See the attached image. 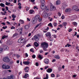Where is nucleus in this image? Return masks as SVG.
Segmentation results:
<instances>
[{"label":"nucleus","instance_id":"1","mask_svg":"<svg viewBox=\"0 0 79 79\" xmlns=\"http://www.w3.org/2000/svg\"><path fill=\"white\" fill-rule=\"evenodd\" d=\"M40 47H42L44 51H47V48L48 47V43L45 42H43L41 43Z\"/></svg>","mask_w":79,"mask_h":79},{"label":"nucleus","instance_id":"2","mask_svg":"<svg viewBox=\"0 0 79 79\" xmlns=\"http://www.w3.org/2000/svg\"><path fill=\"white\" fill-rule=\"evenodd\" d=\"M45 35L46 37H49L48 39L50 41H52L53 40V39L51 37V33H50V32H47Z\"/></svg>","mask_w":79,"mask_h":79},{"label":"nucleus","instance_id":"3","mask_svg":"<svg viewBox=\"0 0 79 79\" xmlns=\"http://www.w3.org/2000/svg\"><path fill=\"white\" fill-rule=\"evenodd\" d=\"M47 10H44L42 14V15L44 18H47L50 16L47 13Z\"/></svg>","mask_w":79,"mask_h":79},{"label":"nucleus","instance_id":"4","mask_svg":"<svg viewBox=\"0 0 79 79\" xmlns=\"http://www.w3.org/2000/svg\"><path fill=\"white\" fill-rule=\"evenodd\" d=\"M41 8L42 10H49V8L48 7V6L46 7H45V4H42L41 5Z\"/></svg>","mask_w":79,"mask_h":79},{"label":"nucleus","instance_id":"5","mask_svg":"<svg viewBox=\"0 0 79 79\" xmlns=\"http://www.w3.org/2000/svg\"><path fill=\"white\" fill-rule=\"evenodd\" d=\"M39 37H40V35L38 34L34 36V39L35 41H39Z\"/></svg>","mask_w":79,"mask_h":79},{"label":"nucleus","instance_id":"6","mask_svg":"<svg viewBox=\"0 0 79 79\" xmlns=\"http://www.w3.org/2000/svg\"><path fill=\"white\" fill-rule=\"evenodd\" d=\"M18 42L19 43H20L21 44H24V43H25V39L20 38L18 40Z\"/></svg>","mask_w":79,"mask_h":79},{"label":"nucleus","instance_id":"7","mask_svg":"<svg viewBox=\"0 0 79 79\" xmlns=\"http://www.w3.org/2000/svg\"><path fill=\"white\" fill-rule=\"evenodd\" d=\"M3 61L5 62H6V63H8L10 61V59L8 58V57H6L3 59Z\"/></svg>","mask_w":79,"mask_h":79},{"label":"nucleus","instance_id":"8","mask_svg":"<svg viewBox=\"0 0 79 79\" xmlns=\"http://www.w3.org/2000/svg\"><path fill=\"white\" fill-rule=\"evenodd\" d=\"M44 63L46 64H48L49 63V59H45L44 60Z\"/></svg>","mask_w":79,"mask_h":79},{"label":"nucleus","instance_id":"9","mask_svg":"<svg viewBox=\"0 0 79 79\" xmlns=\"http://www.w3.org/2000/svg\"><path fill=\"white\" fill-rule=\"evenodd\" d=\"M40 18V15H36L34 18V19H35L36 21H37L38 20H39Z\"/></svg>","mask_w":79,"mask_h":79},{"label":"nucleus","instance_id":"10","mask_svg":"<svg viewBox=\"0 0 79 79\" xmlns=\"http://www.w3.org/2000/svg\"><path fill=\"white\" fill-rule=\"evenodd\" d=\"M23 63L24 64H25V65H29L30 63V62L29 61H23Z\"/></svg>","mask_w":79,"mask_h":79},{"label":"nucleus","instance_id":"11","mask_svg":"<svg viewBox=\"0 0 79 79\" xmlns=\"http://www.w3.org/2000/svg\"><path fill=\"white\" fill-rule=\"evenodd\" d=\"M50 10H56V7L55 6H51L50 7Z\"/></svg>","mask_w":79,"mask_h":79},{"label":"nucleus","instance_id":"12","mask_svg":"<svg viewBox=\"0 0 79 79\" xmlns=\"http://www.w3.org/2000/svg\"><path fill=\"white\" fill-rule=\"evenodd\" d=\"M24 70L25 73H28L29 72V67H27L24 69Z\"/></svg>","mask_w":79,"mask_h":79},{"label":"nucleus","instance_id":"13","mask_svg":"<svg viewBox=\"0 0 79 79\" xmlns=\"http://www.w3.org/2000/svg\"><path fill=\"white\" fill-rule=\"evenodd\" d=\"M37 22V20L35 19H32L31 20V22L32 24H35Z\"/></svg>","mask_w":79,"mask_h":79},{"label":"nucleus","instance_id":"14","mask_svg":"<svg viewBox=\"0 0 79 79\" xmlns=\"http://www.w3.org/2000/svg\"><path fill=\"white\" fill-rule=\"evenodd\" d=\"M78 8L77 6H74L72 10H77Z\"/></svg>","mask_w":79,"mask_h":79},{"label":"nucleus","instance_id":"15","mask_svg":"<svg viewBox=\"0 0 79 79\" xmlns=\"http://www.w3.org/2000/svg\"><path fill=\"white\" fill-rule=\"evenodd\" d=\"M47 72L49 73L52 72V69H48L47 70Z\"/></svg>","mask_w":79,"mask_h":79},{"label":"nucleus","instance_id":"16","mask_svg":"<svg viewBox=\"0 0 79 79\" xmlns=\"http://www.w3.org/2000/svg\"><path fill=\"white\" fill-rule=\"evenodd\" d=\"M49 30V27H47V29H44V30L43 31V32L44 33H46Z\"/></svg>","mask_w":79,"mask_h":79},{"label":"nucleus","instance_id":"17","mask_svg":"<svg viewBox=\"0 0 79 79\" xmlns=\"http://www.w3.org/2000/svg\"><path fill=\"white\" fill-rule=\"evenodd\" d=\"M3 48L5 50H8L9 48L7 46L5 45L3 47Z\"/></svg>","mask_w":79,"mask_h":79},{"label":"nucleus","instance_id":"18","mask_svg":"<svg viewBox=\"0 0 79 79\" xmlns=\"http://www.w3.org/2000/svg\"><path fill=\"white\" fill-rule=\"evenodd\" d=\"M29 13L30 14H34L35 12L34 10H30L29 11Z\"/></svg>","mask_w":79,"mask_h":79},{"label":"nucleus","instance_id":"19","mask_svg":"<svg viewBox=\"0 0 79 79\" xmlns=\"http://www.w3.org/2000/svg\"><path fill=\"white\" fill-rule=\"evenodd\" d=\"M6 44L7 45H10L12 44V42L9 41L6 42Z\"/></svg>","mask_w":79,"mask_h":79},{"label":"nucleus","instance_id":"20","mask_svg":"<svg viewBox=\"0 0 79 79\" xmlns=\"http://www.w3.org/2000/svg\"><path fill=\"white\" fill-rule=\"evenodd\" d=\"M8 35H4L2 36V39H5V38H8Z\"/></svg>","mask_w":79,"mask_h":79},{"label":"nucleus","instance_id":"21","mask_svg":"<svg viewBox=\"0 0 79 79\" xmlns=\"http://www.w3.org/2000/svg\"><path fill=\"white\" fill-rule=\"evenodd\" d=\"M29 76V74L27 73H25V76L23 77V78H26Z\"/></svg>","mask_w":79,"mask_h":79},{"label":"nucleus","instance_id":"22","mask_svg":"<svg viewBox=\"0 0 79 79\" xmlns=\"http://www.w3.org/2000/svg\"><path fill=\"white\" fill-rule=\"evenodd\" d=\"M34 45L36 47H37L39 45V43H37V42H35L34 43Z\"/></svg>","mask_w":79,"mask_h":79},{"label":"nucleus","instance_id":"23","mask_svg":"<svg viewBox=\"0 0 79 79\" xmlns=\"http://www.w3.org/2000/svg\"><path fill=\"white\" fill-rule=\"evenodd\" d=\"M29 27L28 25H26L25 26L24 28L25 30H27L28 29Z\"/></svg>","mask_w":79,"mask_h":79},{"label":"nucleus","instance_id":"24","mask_svg":"<svg viewBox=\"0 0 79 79\" xmlns=\"http://www.w3.org/2000/svg\"><path fill=\"white\" fill-rule=\"evenodd\" d=\"M19 23H20V24H24V21L23 20L20 19L19 20Z\"/></svg>","mask_w":79,"mask_h":79},{"label":"nucleus","instance_id":"25","mask_svg":"<svg viewBox=\"0 0 79 79\" xmlns=\"http://www.w3.org/2000/svg\"><path fill=\"white\" fill-rule=\"evenodd\" d=\"M61 3V2H60V0H58L56 2V5H60Z\"/></svg>","mask_w":79,"mask_h":79},{"label":"nucleus","instance_id":"26","mask_svg":"<svg viewBox=\"0 0 79 79\" xmlns=\"http://www.w3.org/2000/svg\"><path fill=\"white\" fill-rule=\"evenodd\" d=\"M48 26H50V27H53V25L51 23H50L48 24Z\"/></svg>","mask_w":79,"mask_h":79},{"label":"nucleus","instance_id":"27","mask_svg":"<svg viewBox=\"0 0 79 79\" xmlns=\"http://www.w3.org/2000/svg\"><path fill=\"white\" fill-rule=\"evenodd\" d=\"M13 78H14V76L13 75H11L10 77H9V79H13Z\"/></svg>","mask_w":79,"mask_h":79},{"label":"nucleus","instance_id":"28","mask_svg":"<svg viewBox=\"0 0 79 79\" xmlns=\"http://www.w3.org/2000/svg\"><path fill=\"white\" fill-rule=\"evenodd\" d=\"M10 67L9 65H6V68H5V69H10Z\"/></svg>","mask_w":79,"mask_h":79},{"label":"nucleus","instance_id":"29","mask_svg":"<svg viewBox=\"0 0 79 79\" xmlns=\"http://www.w3.org/2000/svg\"><path fill=\"white\" fill-rule=\"evenodd\" d=\"M55 58H56V59H60V56H59V55H56L55 56Z\"/></svg>","mask_w":79,"mask_h":79},{"label":"nucleus","instance_id":"30","mask_svg":"<svg viewBox=\"0 0 79 79\" xmlns=\"http://www.w3.org/2000/svg\"><path fill=\"white\" fill-rule=\"evenodd\" d=\"M18 34L17 33H15L13 35L12 37H15V36H18Z\"/></svg>","mask_w":79,"mask_h":79},{"label":"nucleus","instance_id":"31","mask_svg":"<svg viewBox=\"0 0 79 79\" xmlns=\"http://www.w3.org/2000/svg\"><path fill=\"white\" fill-rule=\"evenodd\" d=\"M0 6L2 7H5V4L3 3H1L0 4Z\"/></svg>","mask_w":79,"mask_h":79},{"label":"nucleus","instance_id":"32","mask_svg":"<svg viewBox=\"0 0 79 79\" xmlns=\"http://www.w3.org/2000/svg\"><path fill=\"white\" fill-rule=\"evenodd\" d=\"M73 24L76 27V26H77V23L76 22H73Z\"/></svg>","mask_w":79,"mask_h":79},{"label":"nucleus","instance_id":"33","mask_svg":"<svg viewBox=\"0 0 79 79\" xmlns=\"http://www.w3.org/2000/svg\"><path fill=\"white\" fill-rule=\"evenodd\" d=\"M41 2L42 4H44L45 3V0H41Z\"/></svg>","mask_w":79,"mask_h":79},{"label":"nucleus","instance_id":"34","mask_svg":"<svg viewBox=\"0 0 79 79\" xmlns=\"http://www.w3.org/2000/svg\"><path fill=\"white\" fill-rule=\"evenodd\" d=\"M66 24H67V23L66 22L63 23H62V25L64 26H66Z\"/></svg>","mask_w":79,"mask_h":79},{"label":"nucleus","instance_id":"35","mask_svg":"<svg viewBox=\"0 0 79 79\" xmlns=\"http://www.w3.org/2000/svg\"><path fill=\"white\" fill-rule=\"evenodd\" d=\"M48 74H46V77L44 78L43 79H47L48 78Z\"/></svg>","mask_w":79,"mask_h":79},{"label":"nucleus","instance_id":"36","mask_svg":"<svg viewBox=\"0 0 79 79\" xmlns=\"http://www.w3.org/2000/svg\"><path fill=\"white\" fill-rule=\"evenodd\" d=\"M38 57L41 60H42V56H41V55H39Z\"/></svg>","mask_w":79,"mask_h":79},{"label":"nucleus","instance_id":"37","mask_svg":"<svg viewBox=\"0 0 79 79\" xmlns=\"http://www.w3.org/2000/svg\"><path fill=\"white\" fill-rule=\"evenodd\" d=\"M54 26V27H55L56 26H57V23H54L53 24Z\"/></svg>","mask_w":79,"mask_h":79},{"label":"nucleus","instance_id":"38","mask_svg":"<svg viewBox=\"0 0 79 79\" xmlns=\"http://www.w3.org/2000/svg\"><path fill=\"white\" fill-rule=\"evenodd\" d=\"M12 17L13 18H16V16L15 15H12Z\"/></svg>","mask_w":79,"mask_h":79},{"label":"nucleus","instance_id":"39","mask_svg":"<svg viewBox=\"0 0 79 79\" xmlns=\"http://www.w3.org/2000/svg\"><path fill=\"white\" fill-rule=\"evenodd\" d=\"M2 68L3 69H5V68H6V65L4 64H3L2 65Z\"/></svg>","mask_w":79,"mask_h":79},{"label":"nucleus","instance_id":"40","mask_svg":"<svg viewBox=\"0 0 79 79\" xmlns=\"http://www.w3.org/2000/svg\"><path fill=\"white\" fill-rule=\"evenodd\" d=\"M65 12L67 13H69L70 12H71L70 10H65Z\"/></svg>","mask_w":79,"mask_h":79},{"label":"nucleus","instance_id":"41","mask_svg":"<svg viewBox=\"0 0 79 79\" xmlns=\"http://www.w3.org/2000/svg\"><path fill=\"white\" fill-rule=\"evenodd\" d=\"M10 4H11V3L10 2L8 3L7 2H6L5 3V4L6 5H10Z\"/></svg>","mask_w":79,"mask_h":79},{"label":"nucleus","instance_id":"42","mask_svg":"<svg viewBox=\"0 0 79 79\" xmlns=\"http://www.w3.org/2000/svg\"><path fill=\"white\" fill-rule=\"evenodd\" d=\"M3 49L2 48H0V52H3Z\"/></svg>","mask_w":79,"mask_h":79},{"label":"nucleus","instance_id":"43","mask_svg":"<svg viewBox=\"0 0 79 79\" xmlns=\"http://www.w3.org/2000/svg\"><path fill=\"white\" fill-rule=\"evenodd\" d=\"M40 53H44V51H43L42 49H41L40 51Z\"/></svg>","mask_w":79,"mask_h":79},{"label":"nucleus","instance_id":"44","mask_svg":"<svg viewBox=\"0 0 79 79\" xmlns=\"http://www.w3.org/2000/svg\"><path fill=\"white\" fill-rule=\"evenodd\" d=\"M51 76L52 77H55V74L53 73H52L51 74Z\"/></svg>","mask_w":79,"mask_h":79},{"label":"nucleus","instance_id":"45","mask_svg":"<svg viewBox=\"0 0 79 79\" xmlns=\"http://www.w3.org/2000/svg\"><path fill=\"white\" fill-rule=\"evenodd\" d=\"M32 57L33 58H34V59L35 58V57H36L35 55H33L32 56Z\"/></svg>","mask_w":79,"mask_h":79},{"label":"nucleus","instance_id":"46","mask_svg":"<svg viewBox=\"0 0 79 79\" xmlns=\"http://www.w3.org/2000/svg\"><path fill=\"white\" fill-rule=\"evenodd\" d=\"M6 28H7V26H6L5 27H2V29H6Z\"/></svg>","mask_w":79,"mask_h":79},{"label":"nucleus","instance_id":"47","mask_svg":"<svg viewBox=\"0 0 79 79\" xmlns=\"http://www.w3.org/2000/svg\"><path fill=\"white\" fill-rule=\"evenodd\" d=\"M61 18L62 19H64V15H62L61 17Z\"/></svg>","mask_w":79,"mask_h":79},{"label":"nucleus","instance_id":"48","mask_svg":"<svg viewBox=\"0 0 79 79\" xmlns=\"http://www.w3.org/2000/svg\"><path fill=\"white\" fill-rule=\"evenodd\" d=\"M34 79H40V78L37 77H35Z\"/></svg>","mask_w":79,"mask_h":79},{"label":"nucleus","instance_id":"49","mask_svg":"<svg viewBox=\"0 0 79 79\" xmlns=\"http://www.w3.org/2000/svg\"><path fill=\"white\" fill-rule=\"evenodd\" d=\"M30 52H32L33 53H34V50H33V49L32 48H31L30 49Z\"/></svg>","mask_w":79,"mask_h":79},{"label":"nucleus","instance_id":"50","mask_svg":"<svg viewBox=\"0 0 79 79\" xmlns=\"http://www.w3.org/2000/svg\"><path fill=\"white\" fill-rule=\"evenodd\" d=\"M42 19L41 18H40L39 20V22H41L42 21Z\"/></svg>","mask_w":79,"mask_h":79},{"label":"nucleus","instance_id":"51","mask_svg":"<svg viewBox=\"0 0 79 79\" xmlns=\"http://www.w3.org/2000/svg\"><path fill=\"white\" fill-rule=\"evenodd\" d=\"M26 10H29V8L27 6L26 7Z\"/></svg>","mask_w":79,"mask_h":79},{"label":"nucleus","instance_id":"52","mask_svg":"<svg viewBox=\"0 0 79 79\" xmlns=\"http://www.w3.org/2000/svg\"><path fill=\"white\" fill-rule=\"evenodd\" d=\"M62 68H61V67H59V68H58V70H59V71H60L61 70V69Z\"/></svg>","mask_w":79,"mask_h":79},{"label":"nucleus","instance_id":"53","mask_svg":"<svg viewBox=\"0 0 79 79\" xmlns=\"http://www.w3.org/2000/svg\"><path fill=\"white\" fill-rule=\"evenodd\" d=\"M15 29V27H13V26H12L11 27V29Z\"/></svg>","mask_w":79,"mask_h":79},{"label":"nucleus","instance_id":"54","mask_svg":"<svg viewBox=\"0 0 79 79\" xmlns=\"http://www.w3.org/2000/svg\"><path fill=\"white\" fill-rule=\"evenodd\" d=\"M58 15L59 16H61V14L60 13V12H59L58 13Z\"/></svg>","mask_w":79,"mask_h":79},{"label":"nucleus","instance_id":"55","mask_svg":"<svg viewBox=\"0 0 79 79\" xmlns=\"http://www.w3.org/2000/svg\"><path fill=\"white\" fill-rule=\"evenodd\" d=\"M67 45L68 47H71V45L70 44H69L68 43L67 44Z\"/></svg>","mask_w":79,"mask_h":79},{"label":"nucleus","instance_id":"56","mask_svg":"<svg viewBox=\"0 0 79 79\" xmlns=\"http://www.w3.org/2000/svg\"><path fill=\"white\" fill-rule=\"evenodd\" d=\"M52 36H53L54 38H56V35H52Z\"/></svg>","mask_w":79,"mask_h":79},{"label":"nucleus","instance_id":"57","mask_svg":"<svg viewBox=\"0 0 79 79\" xmlns=\"http://www.w3.org/2000/svg\"><path fill=\"white\" fill-rule=\"evenodd\" d=\"M71 31H72V29H71V28L69 29V32H71Z\"/></svg>","mask_w":79,"mask_h":79},{"label":"nucleus","instance_id":"58","mask_svg":"<svg viewBox=\"0 0 79 79\" xmlns=\"http://www.w3.org/2000/svg\"><path fill=\"white\" fill-rule=\"evenodd\" d=\"M64 48H62L61 49V50H60L61 52H64Z\"/></svg>","mask_w":79,"mask_h":79},{"label":"nucleus","instance_id":"59","mask_svg":"<svg viewBox=\"0 0 79 79\" xmlns=\"http://www.w3.org/2000/svg\"><path fill=\"white\" fill-rule=\"evenodd\" d=\"M30 46H31L30 44H29L26 45L27 47H30Z\"/></svg>","mask_w":79,"mask_h":79},{"label":"nucleus","instance_id":"60","mask_svg":"<svg viewBox=\"0 0 79 79\" xmlns=\"http://www.w3.org/2000/svg\"><path fill=\"white\" fill-rule=\"evenodd\" d=\"M2 24H3V26H5L6 25V24L5 23H1Z\"/></svg>","mask_w":79,"mask_h":79},{"label":"nucleus","instance_id":"61","mask_svg":"<svg viewBox=\"0 0 79 79\" xmlns=\"http://www.w3.org/2000/svg\"><path fill=\"white\" fill-rule=\"evenodd\" d=\"M64 50H65V52H68V50L67 49H64Z\"/></svg>","mask_w":79,"mask_h":79},{"label":"nucleus","instance_id":"62","mask_svg":"<svg viewBox=\"0 0 79 79\" xmlns=\"http://www.w3.org/2000/svg\"><path fill=\"white\" fill-rule=\"evenodd\" d=\"M35 65L36 66H39V64L38 63L36 62L35 63Z\"/></svg>","mask_w":79,"mask_h":79},{"label":"nucleus","instance_id":"63","mask_svg":"<svg viewBox=\"0 0 79 79\" xmlns=\"http://www.w3.org/2000/svg\"><path fill=\"white\" fill-rule=\"evenodd\" d=\"M16 56L17 58H19V57H20V56L18 55H17Z\"/></svg>","mask_w":79,"mask_h":79},{"label":"nucleus","instance_id":"64","mask_svg":"<svg viewBox=\"0 0 79 79\" xmlns=\"http://www.w3.org/2000/svg\"><path fill=\"white\" fill-rule=\"evenodd\" d=\"M25 56L26 57H28V54H27V53H25Z\"/></svg>","mask_w":79,"mask_h":79}]
</instances>
